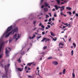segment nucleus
<instances>
[{"label":"nucleus","instance_id":"dca6fc26","mask_svg":"<svg viewBox=\"0 0 78 78\" xmlns=\"http://www.w3.org/2000/svg\"><path fill=\"white\" fill-rule=\"evenodd\" d=\"M45 39H47V38H44L41 41V42H44Z\"/></svg>","mask_w":78,"mask_h":78},{"label":"nucleus","instance_id":"e2e57ef3","mask_svg":"<svg viewBox=\"0 0 78 78\" xmlns=\"http://www.w3.org/2000/svg\"><path fill=\"white\" fill-rule=\"evenodd\" d=\"M36 29V27L34 29H33V30H34V31Z\"/></svg>","mask_w":78,"mask_h":78},{"label":"nucleus","instance_id":"bf43d9fd","mask_svg":"<svg viewBox=\"0 0 78 78\" xmlns=\"http://www.w3.org/2000/svg\"><path fill=\"white\" fill-rule=\"evenodd\" d=\"M24 54V53L23 52L21 53V55H23Z\"/></svg>","mask_w":78,"mask_h":78},{"label":"nucleus","instance_id":"c85d7f7f","mask_svg":"<svg viewBox=\"0 0 78 78\" xmlns=\"http://www.w3.org/2000/svg\"><path fill=\"white\" fill-rule=\"evenodd\" d=\"M42 36H40L39 37H37V39H40V38H41V37Z\"/></svg>","mask_w":78,"mask_h":78},{"label":"nucleus","instance_id":"052dcab7","mask_svg":"<svg viewBox=\"0 0 78 78\" xmlns=\"http://www.w3.org/2000/svg\"><path fill=\"white\" fill-rule=\"evenodd\" d=\"M29 38L30 39H32V37H29Z\"/></svg>","mask_w":78,"mask_h":78},{"label":"nucleus","instance_id":"58836bf2","mask_svg":"<svg viewBox=\"0 0 78 78\" xmlns=\"http://www.w3.org/2000/svg\"><path fill=\"white\" fill-rule=\"evenodd\" d=\"M75 14H76V17H78V13H76Z\"/></svg>","mask_w":78,"mask_h":78},{"label":"nucleus","instance_id":"7ed1b4c3","mask_svg":"<svg viewBox=\"0 0 78 78\" xmlns=\"http://www.w3.org/2000/svg\"><path fill=\"white\" fill-rule=\"evenodd\" d=\"M5 74H4L2 76V78H5L6 77L7 78H8L7 76L8 75V74L7 73L8 72V71L6 70V66H5Z\"/></svg>","mask_w":78,"mask_h":78},{"label":"nucleus","instance_id":"393cba45","mask_svg":"<svg viewBox=\"0 0 78 78\" xmlns=\"http://www.w3.org/2000/svg\"><path fill=\"white\" fill-rule=\"evenodd\" d=\"M56 1L57 2V4H59V3H60V0H56Z\"/></svg>","mask_w":78,"mask_h":78},{"label":"nucleus","instance_id":"f8f14e48","mask_svg":"<svg viewBox=\"0 0 78 78\" xmlns=\"http://www.w3.org/2000/svg\"><path fill=\"white\" fill-rule=\"evenodd\" d=\"M61 8L62 9H60L61 12H62V10H64L65 9V6H63V8Z\"/></svg>","mask_w":78,"mask_h":78},{"label":"nucleus","instance_id":"603ef678","mask_svg":"<svg viewBox=\"0 0 78 78\" xmlns=\"http://www.w3.org/2000/svg\"><path fill=\"white\" fill-rule=\"evenodd\" d=\"M60 14H61V15H64V14L62 13V12H61L60 13Z\"/></svg>","mask_w":78,"mask_h":78},{"label":"nucleus","instance_id":"680f3d73","mask_svg":"<svg viewBox=\"0 0 78 78\" xmlns=\"http://www.w3.org/2000/svg\"><path fill=\"white\" fill-rule=\"evenodd\" d=\"M70 20H73V19H72V18H71L70 19Z\"/></svg>","mask_w":78,"mask_h":78},{"label":"nucleus","instance_id":"a211bd4d","mask_svg":"<svg viewBox=\"0 0 78 78\" xmlns=\"http://www.w3.org/2000/svg\"><path fill=\"white\" fill-rule=\"evenodd\" d=\"M73 73H72V76L73 77V78H75V73H74V72L73 71Z\"/></svg>","mask_w":78,"mask_h":78},{"label":"nucleus","instance_id":"4468645a","mask_svg":"<svg viewBox=\"0 0 78 78\" xmlns=\"http://www.w3.org/2000/svg\"><path fill=\"white\" fill-rule=\"evenodd\" d=\"M66 9H68V10H69V11L72 10V8L69 7H66Z\"/></svg>","mask_w":78,"mask_h":78},{"label":"nucleus","instance_id":"6e6d98bb","mask_svg":"<svg viewBox=\"0 0 78 78\" xmlns=\"http://www.w3.org/2000/svg\"><path fill=\"white\" fill-rule=\"evenodd\" d=\"M45 29H46V30H48V27H45Z\"/></svg>","mask_w":78,"mask_h":78},{"label":"nucleus","instance_id":"2f4dec72","mask_svg":"<svg viewBox=\"0 0 78 78\" xmlns=\"http://www.w3.org/2000/svg\"><path fill=\"white\" fill-rule=\"evenodd\" d=\"M33 35H34V36H33V37H32V39H34V38L35 36H36V35H35L34 34Z\"/></svg>","mask_w":78,"mask_h":78},{"label":"nucleus","instance_id":"0eeeda50","mask_svg":"<svg viewBox=\"0 0 78 78\" xmlns=\"http://www.w3.org/2000/svg\"><path fill=\"white\" fill-rule=\"evenodd\" d=\"M52 64H54V65L56 66V65L58 64V62L57 61H54L52 62Z\"/></svg>","mask_w":78,"mask_h":78},{"label":"nucleus","instance_id":"c756f323","mask_svg":"<svg viewBox=\"0 0 78 78\" xmlns=\"http://www.w3.org/2000/svg\"><path fill=\"white\" fill-rule=\"evenodd\" d=\"M68 27V25H67L65 26H63V29H64V28H66V27Z\"/></svg>","mask_w":78,"mask_h":78},{"label":"nucleus","instance_id":"c03bdc74","mask_svg":"<svg viewBox=\"0 0 78 78\" xmlns=\"http://www.w3.org/2000/svg\"><path fill=\"white\" fill-rule=\"evenodd\" d=\"M53 39V41H56V39H55L53 38H52Z\"/></svg>","mask_w":78,"mask_h":78},{"label":"nucleus","instance_id":"5fc2aeb1","mask_svg":"<svg viewBox=\"0 0 78 78\" xmlns=\"http://www.w3.org/2000/svg\"><path fill=\"white\" fill-rule=\"evenodd\" d=\"M68 26H68V28H70V24H68Z\"/></svg>","mask_w":78,"mask_h":78},{"label":"nucleus","instance_id":"6ab92c4d","mask_svg":"<svg viewBox=\"0 0 78 78\" xmlns=\"http://www.w3.org/2000/svg\"><path fill=\"white\" fill-rule=\"evenodd\" d=\"M45 40V42H47V41H50V40L48 38H46V39Z\"/></svg>","mask_w":78,"mask_h":78},{"label":"nucleus","instance_id":"ea45409f","mask_svg":"<svg viewBox=\"0 0 78 78\" xmlns=\"http://www.w3.org/2000/svg\"><path fill=\"white\" fill-rule=\"evenodd\" d=\"M36 21H34L33 22V24H34V25H35V23H36Z\"/></svg>","mask_w":78,"mask_h":78},{"label":"nucleus","instance_id":"79ce46f5","mask_svg":"<svg viewBox=\"0 0 78 78\" xmlns=\"http://www.w3.org/2000/svg\"><path fill=\"white\" fill-rule=\"evenodd\" d=\"M61 44V45H62L63 46L64 45V44H62V43H61V44H59V45H60V44Z\"/></svg>","mask_w":78,"mask_h":78},{"label":"nucleus","instance_id":"a18cd8bd","mask_svg":"<svg viewBox=\"0 0 78 78\" xmlns=\"http://www.w3.org/2000/svg\"><path fill=\"white\" fill-rule=\"evenodd\" d=\"M75 11H74L73 12V14H75Z\"/></svg>","mask_w":78,"mask_h":78},{"label":"nucleus","instance_id":"f704fd0d","mask_svg":"<svg viewBox=\"0 0 78 78\" xmlns=\"http://www.w3.org/2000/svg\"><path fill=\"white\" fill-rule=\"evenodd\" d=\"M48 14H49L50 17H51V14L50 13H48Z\"/></svg>","mask_w":78,"mask_h":78},{"label":"nucleus","instance_id":"4d7b16f0","mask_svg":"<svg viewBox=\"0 0 78 78\" xmlns=\"http://www.w3.org/2000/svg\"><path fill=\"white\" fill-rule=\"evenodd\" d=\"M47 21H48V20H44V22H47Z\"/></svg>","mask_w":78,"mask_h":78},{"label":"nucleus","instance_id":"8fccbe9b","mask_svg":"<svg viewBox=\"0 0 78 78\" xmlns=\"http://www.w3.org/2000/svg\"><path fill=\"white\" fill-rule=\"evenodd\" d=\"M52 20H53V21H54V20H55V18H54V17H53L52 18Z\"/></svg>","mask_w":78,"mask_h":78},{"label":"nucleus","instance_id":"09e8293b","mask_svg":"<svg viewBox=\"0 0 78 78\" xmlns=\"http://www.w3.org/2000/svg\"><path fill=\"white\" fill-rule=\"evenodd\" d=\"M39 26H42V23H40L39 24Z\"/></svg>","mask_w":78,"mask_h":78},{"label":"nucleus","instance_id":"f03ea898","mask_svg":"<svg viewBox=\"0 0 78 78\" xmlns=\"http://www.w3.org/2000/svg\"><path fill=\"white\" fill-rule=\"evenodd\" d=\"M18 31V27H15L13 30L10 32H11L12 34H14V33L17 32Z\"/></svg>","mask_w":78,"mask_h":78},{"label":"nucleus","instance_id":"f3484780","mask_svg":"<svg viewBox=\"0 0 78 78\" xmlns=\"http://www.w3.org/2000/svg\"><path fill=\"white\" fill-rule=\"evenodd\" d=\"M55 9L56 10H58V5H56L55 6Z\"/></svg>","mask_w":78,"mask_h":78},{"label":"nucleus","instance_id":"ddd939ff","mask_svg":"<svg viewBox=\"0 0 78 78\" xmlns=\"http://www.w3.org/2000/svg\"><path fill=\"white\" fill-rule=\"evenodd\" d=\"M44 12H47V11H48V8H45L44 9Z\"/></svg>","mask_w":78,"mask_h":78},{"label":"nucleus","instance_id":"c9c22d12","mask_svg":"<svg viewBox=\"0 0 78 78\" xmlns=\"http://www.w3.org/2000/svg\"><path fill=\"white\" fill-rule=\"evenodd\" d=\"M41 28H45V27L43 25H41Z\"/></svg>","mask_w":78,"mask_h":78},{"label":"nucleus","instance_id":"0e129e2a","mask_svg":"<svg viewBox=\"0 0 78 78\" xmlns=\"http://www.w3.org/2000/svg\"><path fill=\"white\" fill-rule=\"evenodd\" d=\"M63 15L65 17H66V16H67L66 15H65L64 14Z\"/></svg>","mask_w":78,"mask_h":78},{"label":"nucleus","instance_id":"de8ad7c7","mask_svg":"<svg viewBox=\"0 0 78 78\" xmlns=\"http://www.w3.org/2000/svg\"><path fill=\"white\" fill-rule=\"evenodd\" d=\"M44 7V5H43L42 6H41V8H43Z\"/></svg>","mask_w":78,"mask_h":78},{"label":"nucleus","instance_id":"f257e3e1","mask_svg":"<svg viewBox=\"0 0 78 78\" xmlns=\"http://www.w3.org/2000/svg\"><path fill=\"white\" fill-rule=\"evenodd\" d=\"M3 44H4V42H3L0 45V54L1 52L2 48V46L3 45ZM3 53L0 55V58H3Z\"/></svg>","mask_w":78,"mask_h":78},{"label":"nucleus","instance_id":"6e6552de","mask_svg":"<svg viewBox=\"0 0 78 78\" xmlns=\"http://www.w3.org/2000/svg\"><path fill=\"white\" fill-rule=\"evenodd\" d=\"M11 34H12V33H11V32H10L8 34L5 36V37H9V36H10V35H11Z\"/></svg>","mask_w":78,"mask_h":78},{"label":"nucleus","instance_id":"3c124183","mask_svg":"<svg viewBox=\"0 0 78 78\" xmlns=\"http://www.w3.org/2000/svg\"><path fill=\"white\" fill-rule=\"evenodd\" d=\"M32 76H28V78H32Z\"/></svg>","mask_w":78,"mask_h":78},{"label":"nucleus","instance_id":"37998d69","mask_svg":"<svg viewBox=\"0 0 78 78\" xmlns=\"http://www.w3.org/2000/svg\"><path fill=\"white\" fill-rule=\"evenodd\" d=\"M51 18H50L49 19V20H48V21H49V22H50V21H51Z\"/></svg>","mask_w":78,"mask_h":78},{"label":"nucleus","instance_id":"69168bd1","mask_svg":"<svg viewBox=\"0 0 78 78\" xmlns=\"http://www.w3.org/2000/svg\"><path fill=\"white\" fill-rule=\"evenodd\" d=\"M52 11H55V9H53Z\"/></svg>","mask_w":78,"mask_h":78},{"label":"nucleus","instance_id":"20e7f679","mask_svg":"<svg viewBox=\"0 0 78 78\" xmlns=\"http://www.w3.org/2000/svg\"><path fill=\"white\" fill-rule=\"evenodd\" d=\"M10 53V52L8 50V49H7V48H6L5 53L6 55V56H7V57H8V56H9V55Z\"/></svg>","mask_w":78,"mask_h":78},{"label":"nucleus","instance_id":"4c0bfd02","mask_svg":"<svg viewBox=\"0 0 78 78\" xmlns=\"http://www.w3.org/2000/svg\"><path fill=\"white\" fill-rule=\"evenodd\" d=\"M63 6H62V7L58 6V8H63Z\"/></svg>","mask_w":78,"mask_h":78},{"label":"nucleus","instance_id":"9d476101","mask_svg":"<svg viewBox=\"0 0 78 78\" xmlns=\"http://www.w3.org/2000/svg\"><path fill=\"white\" fill-rule=\"evenodd\" d=\"M18 69L20 72H22V71H23V68H22L21 69L20 68H18Z\"/></svg>","mask_w":78,"mask_h":78},{"label":"nucleus","instance_id":"423d86ee","mask_svg":"<svg viewBox=\"0 0 78 78\" xmlns=\"http://www.w3.org/2000/svg\"><path fill=\"white\" fill-rule=\"evenodd\" d=\"M25 69L26 71V73H28V70L27 71V70H31V68L27 67V66H25Z\"/></svg>","mask_w":78,"mask_h":78},{"label":"nucleus","instance_id":"e433bc0d","mask_svg":"<svg viewBox=\"0 0 78 78\" xmlns=\"http://www.w3.org/2000/svg\"><path fill=\"white\" fill-rule=\"evenodd\" d=\"M42 35H44V34H45V32H42Z\"/></svg>","mask_w":78,"mask_h":78},{"label":"nucleus","instance_id":"a19ab883","mask_svg":"<svg viewBox=\"0 0 78 78\" xmlns=\"http://www.w3.org/2000/svg\"><path fill=\"white\" fill-rule=\"evenodd\" d=\"M47 27L48 28H50V25H48Z\"/></svg>","mask_w":78,"mask_h":78},{"label":"nucleus","instance_id":"72a5a7b5","mask_svg":"<svg viewBox=\"0 0 78 78\" xmlns=\"http://www.w3.org/2000/svg\"><path fill=\"white\" fill-rule=\"evenodd\" d=\"M46 48H47V46H44L43 47V49H44V50L46 49Z\"/></svg>","mask_w":78,"mask_h":78},{"label":"nucleus","instance_id":"864d4df0","mask_svg":"<svg viewBox=\"0 0 78 78\" xmlns=\"http://www.w3.org/2000/svg\"><path fill=\"white\" fill-rule=\"evenodd\" d=\"M43 1H44V0H41V3H42L43 2Z\"/></svg>","mask_w":78,"mask_h":78},{"label":"nucleus","instance_id":"b1692460","mask_svg":"<svg viewBox=\"0 0 78 78\" xmlns=\"http://www.w3.org/2000/svg\"><path fill=\"white\" fill-rule=\"evenodd\" d=\"M20 34H18V38H17L16 39V41L18 39H19V37H20Z\"/></svg>","mask_w":78,"mask_h":78},{"label":"nucleus","instance_id":"9b49d317","mask_svg":"<svg viewBox=\"0 0 78 78\" xmlns=\"http://www.w3.org/2000/svg\"><path fill=\"white\" fill-rule=\"evenodd\" d=\"M17 37V34H15L13 36V39H16Z\"/></svg>","mask_w":78,"mask_h":78},{"label":"nucleus","instance_id":"473e14b6","mask_svg":"<svg viewBox=\"0 0 78 78\" xmlns=\"http://www.w3.org/2000/svg\"><path fill=\"white\" fill-rule=\"evenodd\" d=\"M48 17H49V16H48V15H46V19H47V18H48Z\"/></svg>","mask_w":78,"mask_h":78},{"label":"nucleus","instance_id":"412c9836","mask_svg":"<svg viewBox=\"0 0 78 78\" xmlns=\"http://www.w3.org/2000/svg\"><path fill=\"white\" fill-rule=\"evenodd\" d=\"M71 55L73 56V50H72L71 51Z\"/></svg>","mask_w":78,"mask_h":78},{"label":"nucleus","instance_id":"774afa93","mask_svg":"<svg viewBox=\"0 0 78 78\" xmlns=\"http://www.w3.org/2000/svg\"><path fill=\"white\" fill-rule=\"evenodd\" d=\"M71 41V38H70L69 39V41Z\"/></svg>","mask_w":78,"mask_h":78},{"label":"nucleus","instance_id":"a878e982","mask_svg":"<svg viewBox=\"0 0 78 78\" xmlns=\"http://www.w3.org/2000/svg\"><path fill=\"white\" fill-rule=\"evenodd\" d=\"M67 13H68V14H69V15H72V12H71L70 11L67 12Z\"/></svg>","mask_w":78,"mask_h":78},{"label":"nucleus","instance_id":"7c9ffc66","mask_svg":"<svg viewBox=\"0 0 78 78\" xmlns=\"http://www.w3.org/2000/svg\"><path fill=\"white\" fill-rule=\"evenodd\" d=\"M38 29L39 30H42V31H44V28H38Z\"/></svg>","mask_w":78,"mask_h":78},{"label":"nucleus","instance_id":"49530a36","mask_svg":"<svg viewBox=\"0 0 78 78\" xmlns=\"http://www.w3.org/2000/svg\"><path fill=\"white\" fill-rule=\"evenodd\" d=\"M54 17H56V16H57V15H56V14H55L54 15Z\"/></svg>","mask_w":78,"mask_h":78},{"label":"nucleus","instance_id":"5701e85b","mask_svg":"<svg viewBox=\"0 0 78 78\" xmlns=\"http://www.w3.org/2000/svg\"><path fill=\"white\" fill-rule=\"evenodd\" d=\"M33 64L32 63H28L27 64V66H31V64Z\"/></svg>","mask_w":78,"mask_h":78},{"label":"nucleus","instance_id":"39448f33","mask_svg":"<svg viewBox=\"0 0 78 78\" xmlns=\"http://www.w3.org/2000/svg\"><path fill=\"white\" fill-rule=\"evenodd\" d=\"M12 26H11L9 27L7 29V31L6 32V33H8L9 31H10L12 29Z\"/></svg>","mask_w":78,"mask_h":78},{"label":"nucleus","instance_id":"1a4fd4ad","mask_svg":"<svg viewBox=\"0 0 78 78\" xmlns=\"http://www.w3.org/2000/svg\"><path fill=\"white\" fill-rule=\"evenodd\" d=\"M44 5L45 6L47 7V6H49V4L47 2H45L44 4Z\"/></svg>","mask_w":78,"mask_h":78},{"label":"nucleus","instance_id":"13d9d810","mask_svg":"<svg viewBox=\"0 0 78 78\" xmlns=\"http://www.w3.org/2000/svg\"><path fill=\"white\" fill-rule=\"evenodd\" d=\"M30 48H29L28 49H27V51H28V50H30Z\"/></svg>","mask_w":78,"mask_h":78},{"label":"nucleus","instance_id":"338daca9","mask_svg":"<svg viewBox=\"0 0 78 78\" xmlns=\"http://www.w3.org/2000/svg\"><path fill=\"white\" fill-rule=\"evenodd\" d=\"M59 74L60 75H62V73H61V72L60 73H59Z\"/></svg>","mask_w":78,"mask_h":78},{"label":"nucleus","instance_id":"aec40b11","mask_svg":"<svg viewBox=\"0 0 78 78\" xmlns=\"http://www.w3.org/2000/svg\"><path fill=\"white\" fill-rule=\"evenodd\" d=\"M53 59V57L52 56H50L47 59Z\"/></svg>","mask_w":78,"mask_h":78},{"label":"nucleus","instance_id":"2eb2a0df","mask_svg":"<svg viewBox=\"0 0 78 78\" xmlns=\"http://www.w3.org/2000/svg\"><path fill=\"white\" fill-rule=\"evenodd\" d=\"M50 33H51V36H55V34H53V32H52L51 31Z\"/></svg>","mask_w":78,"mask_h":78},{"label":"nucleus","instance_id":"4be33fe9","mask_svg":"<svg viewBox=\"0 0 78 78\" xmlns=\"http://www.w3.org/2000/svg\"><path fill=\"white\" fill-rule=\"evenodd\" d=\"M66 73V69H64L63 71V74H65Z\"/></svg>","mask_w":78,"mask_h":78},{"label":"nucleus","instance_id":"cd10ccee","mask_svg":"<svg viewBox=\"0 0 78 78\" xmlns=\"http://www.w3.org/2000/svg\"><path fill=\"white\" fill-rule=\"evenodd\" d=\"M18 61L20 63L21 62V60H20V58H19V59L18 60Z\"/></svg>","mask_w":78,"mask_h":78},{"label":"nucleus","instance_id":"bb28decb","mask_svg":"<svg viewBox=\"0 0 78 78\" xmlns=\"http://www.w3.org/2000/svg\"><path fill=\"white\" fill-rule=\"evenodd\" d=\"M73 46H74V48H76V44H75V43H73Z\"/></svg>","mask_w":78,"mask_h":78}]
</instances>
